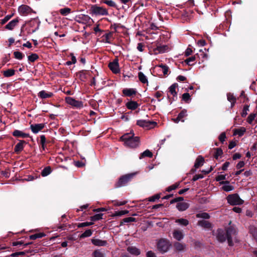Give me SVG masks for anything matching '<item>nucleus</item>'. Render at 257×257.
Wrapping results in <instances>:
<instances>
[{
    "mask_svg": "<svg viewBox=\"0 0 257 257\" xmlns=\"http://www.w3.org/2000/svg\"><path fill=\"white\" fill-rule=\"evenodd\" d=\"M137 174V172H135L121 176L114 184V188H118L127 185L129 182L132 181Z\"/></svg>",
    "mask_w": 257,
    "mask_h": 257,
    "instance_id": "nucleus-1",
    "label": "nucleus"
},
{
    "mask_svg": "<svg viewBox=\"0 0 257 257\" xmlns=\"http://www.w3.org/2000/svg\"><path fill=\"white\" fill-rule=\"evenodd\" d=\"M89 11L90 14L92 16H108L109 15L107 9L97 5H91Z\"/></svg>",
    "mask_w": 257,
    "mask_h": 257,
    "instance_id": "nucleus-2",
    "label": "nucleus"
},
{
    "mask_svg": "<svg viewBox=\"0 0 257 257\" xmlns=\"http://www.w3.org/2000/svg\"><path fill=\"white\" fill-rule=\"evenodd\" d=\"M227 202L231 205L242 204L244 202L237 193L228 195L226 197Z\"/></svg>",
    "mask_w": 257,
    "mask_h": 257,
    "instance_id": "nucleus-3",
    "label": "nucleus"
},
{
    "mask_svg": "<svg viewBox=\"0 0 257 257\" xmlns=\"http://www.w3.org/2000/svg\"><path fill=\"white\" fill-rule=\"evenodd\" d=\"M171 244L169 241L166 239H160L157 242V248L160 252L162 253L167 252Z\"/></svg>",
    "mask_w": 257,
    "mask_h": 257,
    "instance_id": "nucleus-4",
    "label": "nucleus"
},
{
    "mask_svg": "<svg viewBox=\"0 0 257 257\" xmlns=\"http://www.w3.org/2000/svg\"><path fill=\"white\" fill-rule=\"evenodd\" d=\"M65 102L71 105L72 107L77 109H80L83 107L82 101L76 100L70 96L65 97Z\"/></svg>",
    "mask_w": 257,
    "mask_h": 257,
    "instance_id": "nucleus-5",
    "label": "nucleus"
},
{
    "mask_svg": "<svg viewBox=\"0 0 257 257\" xmlns=\"http://www.w3.org/2000/svg\"><path fill=\"white\" fill-rule=\"evenodd\" d=\"M137 125L143 128H151L156 125L157 122L154 121L140 119L137 120Z\"/></svg>",
    "mask_w": 257,
    "mask_h": 257,
    "instance_id": "nucleus-6",
    "label": "nucleus"
},
{
    "mask_svg": "<svg viewBox=\"0 0 257 257\" xmlns=\"http://www.w3.org/2000/svg\"><path fill=\"white\" fill-rule=\"evenodd\" d=\"M227 236V239L228 245L230 246H233V243L232 239V235L235 233V230L231 226L228 227L225 231Z\"/></svg>",
    "mask_w": 257,
    "mask_h": 257,
    "instance_id": "nucleus-7",
    "label": "nucleus"
},
{
    "mask_svg": "<svg viewBox=\"0 0 257 257\" xmlns=\"http://www.w3.org/2000/svg\"><path fill=\"white\" fill-rule=\"evenodd\" d=\"M108 66L113 73L117 74L120 71L117 58H115L112 62H109Z\"/></svg>",
    "mask_w": 257,
    "mask_h": 257,
    "instance_id": "nucleus-8",
    "label": "nucleus"
},
{
    "mask_svg": "<svg viewBox=\"0 0 257 257\" xmlns=\"http://www.w3.org/2000/svg\"><path fill=\"white\" fill-rule=\"evenodd\" d=\"M18 12L22 16H27L33 12V10L29 6L22 5L18 8Z\"/></svg>",
    "mask_w": 257,
    "mask_h": 257,
    "instance_id": "nucleus-9",
    "label": "nucleus"
},
{
    "mask_svg": "<svg viewBox=\"0 0 257 257\" xmlns=\"http://www.w3.org/2000/svg\"><path fill=\"white\" fill-rule=\"evenodd\" d=\"M76 21L79 23L87 24L90 23L92 19L88 15L81 14L79 16H76Z\"/></svg>",
    "mask_w": 257,
    "mask_h": 257,
    "instance_id": "nucleus-10",
    "label": "nucleus"
},
{
    "mask_svg": "<svg viewBox=\"0 0 257 257\" xmlns=\"http://www.w3.org/2000/svg\"><path fill=\"white\" fill-rule=\"evenodd\" d=\"M140 143V139L138 137H134L124 144L125 146L134 148L137 147Z\"/></svg>",
    "mask_w": 257,
    "mask_h": 257,
    "instance_id": "nucleus-11",
    "label": "nucleus"
},
{
    "mask_svg": "<svg viewBox=\"0 0 257 257\" xmlns=\"http://www.w3.org/2000/svg\"><path fill=\"white\" fill-rule=\"evenodd\" d=\"M27 143L24 140H19V143L15 146L14 148V152L17 154H19L24 149V146Z\"/></svg>",
    "mask_w": 257,
    "mask_h": 257,
    "instance_id": "nucleus-12",
    "label": "nucleus"
},
{
    "mask_svg": "<svg viewBox=\"0 0 257 257\" xmlns=\"http://www.w3.org/2000/svg\"><path fill=\"white\" fill-rule=\"evenodd\" d=\"M216 237L219 242H224L227 239V236L225 231L222 229H218Z\"/></svg>",
    "mask_w": 257,
    "mask_h": 257,
    "instance_id": "nucleus-13",
    "label": "nucleus"
},
{
    "mask_svg": "<svg viewBox=\"0 0 257 257\" xmlns=\"http://www.w3.org/2000/svg\"><path fill=\"white\" fill-rule=\"evenodd\" d=\"M45 124L44 123H37L34 124H31L30 128L32 132L34 134L38 133L39 131H41L44 128Z\"/></svg>",
    "mask_w": 257,
    "mask_h": 257,
    "instance_id": "nucleus-14",
    "label": "nucleus"
},
{
    "mask_svg": "<svg viewBox=\"0 0 257 257\" xmlns=\"http://www.w3.org/2000/svg\"><path fill=\"white\" fill-rule=\"evenodd\" d=\"M220 185H224L221 187V189L226 192H229L234 189V187L232 185H228L229 184V181H223L219 182Z\"/></svg>",
    "mask_w": 257,
    "mask_h": 257,
    "instance_id": "nucleus-15",
    "label": "nucleus"
},
{
    "mask_svg": "<svg viewBox=\"0 0 257 257\" xmlns=\"http://www.w3.org/2000/svg\"><path fill=\"white\" fill-rule=\"evenodd\" d=\"M122 93L125 96L131 97L135 95L137 91L134 88H124L122 90Z\"/></svg>",
    "mask_w": 257,
    "mask_h": 257,
    "instance_id": "nucleus-16",
    "label": "nucleus"
},
{
    "mask_svg": "<svg viewBox=\"0 0 257 257\" xmlns=\"http://www.w3.org/2000/svg\"><path fill=\"white\" fill-rule=\"evenodd\" d=\"M19 18H16L5 26V29L9 30H13L19 23Z\"/></svg>",
    "mask_w": 257,
    "mask_h": 257,
    "instance_id": "nucleus-17",
    "label": "nucleus"
},
{
    "mask_svg": "<svg viewBox=\"0 0 257 257\" xmlns=\"http://www.w3.org/2000/svg\"><path fill=\"white\" fill-rule=\"evenodd\" d=\"M189 207V204L187 202H178L176 205V208L180 211H183L187 210Z\"/></svg>",
    "mask_w": 257,
    "mask_h": 257,
    "instance_id": "nucleus-18",
    "label": "nucleus"
},
{
    "mask_svg": "<svg viewBox=\"0 0 257 257\" xmlns=\"http://www.w3.org/2000/svg\"><path fill=\"white\" fill-rule=\"evenodd\" d=\"M12 134H13V136L15 137H20V138H28V137H30L29 134L24 133L23 132L18 130H15L13 132Z\"/></svg>",
    "mask_w": 257,
    "mask_h": 257,
    "instance_id": "nucleus-19",
    "label": "nucleus"
},
{
    "mask_svg": "<svg viewBox=\"0 0 257 257\" xmlns=\"http://www.w3.org/2000/svg\"><path fill=\"white\" fill-rule=\"evenodd\" d=\"M53 95V93L48 92L45 90H42L40 91L38 94L39 97L42 99H45L47 98H50Z\"/></svg>",
    "mask_w": 257,
    "mask_h": 257,
    "instance_id": "nucleus-20",
    "label": "nucleus"
},
{
    "mask_svg": "<svg viewBox=\"0 0 257 257\" xmlns=\"http://www.w3.org/2000/svg\"><path fill=\"white\" fill-rule=\"evenodd\" d=\"M125 105L128 109L134 110L136 109L139 107V104L137 103V101L131 100L127 102Z\"/></svg>",
    "mask_w": 257,
    "mask_h": 257,
    "instance_id": "nucleus-21",
    "label": "nucleus"
},
{
    "mask_svg": "<svg viewBox=\"0 0 257 257\" xmlns=\"http://www.w3.org/2000/svg\"><path fill=\"white\" fill-rule=\"evenodd\" d=\"M134 132H131L130 133L125 134L123 135H122L120 137V140L124 142V144H125L126 142H127L130 140H131L132 138L134 137Z\"/></svg>",
    "mask_w": 257,
    "mask_h": 257,
    "instance_id": "nucleus-22",
    "label": "nucleus"
},
{
    "mask_svg": "<svg viewBox=\"0 0 257 257\" xmlns=\"http://www.w3.org/2000/svg\"><path fill=\"white\" fill-rule=\"evenodd\" d=\"M91 242L94 245L98 246H104L107 244V241L106 240H102L96 238L92 239Z\"/></svg>",
    "mask_w": 257,
    "mask_h": 257,
    "instance_id": "nucleus-23",
    "label": "nucleus"
},
{
    "mask_svg": "<svg viewBox=\"0 0 257 257\" xmlns=\"http://www.w3.org/2000/svg\"><path fill=\"white\" fill-rule=\"evenodd\" d=\"M204 162V159L202 156H199L195 160L194 168H199L201 167Z\"/></svg>",
    "mask_w": 257,
    "mask_h": 257,
    "instance_id": "nucleus-24",
    "label": "nucleus"
},
{
    "mask_svg": "<svg viewBox=\"0 0 257 257\" xmlns=\"http://www.w3.org/2000/svg\"><path fill=\"white\" fill-rule=\"evenodd\" d=\"M127 250L131 254L135 255H139L141 253L140 249L135 246H131L127 248Z\"/></svg>",
    "mask_w": 257,
    "mask_h": 257,
    "instance_id": "nucleus-25",
    "label": "nucleus"
},
{
    "mask_svg": "<svg viewBox=\"0 0 257 257\" xmlns=\"http://www.w3.org/2000/svg\"><path fill=\"white\" fill-rule=\"evenodd\" d=\"M88 71L86 70H82L76 73L77 76L82 81H85L87 79V73Z\"/></svg>",
    "mask_w": 257,
    "mask_h": 257,
    "instance_id": "nucleus-26",
    "label": "nucleus"
},
{
    "mask_svg": "<svg viewBox=\"0 0 257 257\" xmlns=\"http://www.w3.org/2000/svg\"><path fill=\"white\" fill-rule=\"evenodd\" d=\"M198 225L201 226L205 228H210L212 227V224L209 221L205 220H201L198 221Z\"/></svg>",
    "mask_w": 257,
    "mask_h": 257,
    "instance_id": "nucleus-27",
    "label": "nucleus"
},
{
    "mask_svg": "<svg viewBox=\"0 0 257 257\" xmlns=\"http://www.w3.org/2000/svg\"><path fill=\"white\" fill-rule=\"evenodd\" d=\"M178 86V84L177 83H175L171 85L169 88V92L173 96V97H177V92L176 91V89Z\"/></svg>",
    "mask_w": 257,
    "mask_h": 257,
    "instance_id": "nucleus-28",
    "label": "nucleus"
},
{
    "mask_svg": "<svg viewBox=\"0 0 257 257\" xmlns=\"http://www.w3.org/2000/svg\"><path fill=\"white\" fill-rule=\"evenodd\" d=\"M173 237L177 240L180 241L183 239L184 235L181 231L175 230L173 233Z\"/></svg>",
    "mask_w": 257,
    "mask_h": 257,
    "instance_id": "nucleus-29",
    "label": "nucleus"
},
{
    "mask_svg": "<svg viewBox=\"0 0 257 257\" xmlns=\"http://www.w3.org/2000/svg\"><path fill=\"white\" fill-rule=\"evenodd\" d=\"M70 58L71 60H68L65 62V65H70L72 64H75L76 62V58L73 53H70L67 56V59Z\"/></svg>",
    "mask_w": 257,
    "mask_h": 257,
    "instance_id": "nucleus-30",
    "label": "nucleus"
},
{
    "mask_svg": "<svg viewBox=\"0 0 257 257\" xmlns=\"http://www.w3.org/2000/svg\"><path fill=\"white\" fill-rule=\"evenodd\" d=\"M249 232L257 242V228L253 226H250L249 228Z\"/></svg>",
    "mask_w": 257,
    "mask_h": 257,
    "instance_id": "nucleus-31",
    "label": "nucleus"
},
{
    "mask_svg": "<svg viewBox=\"0 0 257 257\" xmlns=\"http://www.w3.org/2000/svg\"><path fill=\"white\" fill-rule=\"evenodd\" d=\"M153 153L149 150H146L140 154L139 159H142L146 157L151 158L153 157Z\"/></svg>",
    "mask_w": 257,
    "mask_h": 257,
    "instance_id": "nucleus-32",
    "label": "nucleus"
},
{
    "mask_svg": "<svg viewBox=\"0 0 257 257\" xmlns=\"http://www.w3.org/2000/svg\"><path fill=\"white\" fill-rule=\"evenodd\" d=\"M197 57H199L198 54H196V55L186 59L184 60V62L189 66H192L193 64H191V62L194 61Z\"/></svg>",
    "mask_w": 257,
    "mask_h": 257,
    "instance_id": "nucleus-33",
    "label": "nucleus"
},
{
    "mask_svg": "<svg viewBox=\"0 0 257 257\" xmlns=\"http://www.w3.org/2000/svg\"><path fill=\"white\" fill-rule=\"evenodd\" d=\"M100 3L105 4L110 7L116 8L115 3L112 0H101Z\"/></svg>",
    "mask_w": 257,
    "mask_h": 257,
    "instance_id": "nucleus-34",
    "label": "nucleus"
},
{
    "mask_svg": "<svg viewBox=\"0 0 257 257\" xmlns=\"http://www.w3.org/2000/svg\"><path fill=\"white\" fill-rule=\"evenodd\" d=\"M174 246L177 251H181L184 250L185 245L179 242H175Z\"/></svg>",
    "mask_w": 257,
    "mask_h": 257,
    "instance_id": "nucleus-35",
    "label": "nucleus"
},
{
    "mask_svg": "<svg viewBox=\"0 0 257 257\" xmlns=\"http://www.w3.org/2000/svg\"><path fill=\"white\" fill-rule=\"evenodd\" d=\"M138 77H139V79L140 81L142 83H143L144 84L148 83V79L143 72H139Z\"/></svg>",
    "mask_w": 257,
    "mask_h": 257,
    "instance_id": "nucleus-36",
    "label": "nucleus"
},
{
    "mask_svg": "<svg viewBox=\"0 0 257 257\" xmlns=\"http://www.w3.org/2000/svg\"><path fill=\"white\" fill-rule=\"evenodd\" d=\"M246 131V129L243 127L235 129L234 132V135H238L239 137L242 136Z\"/></svg>",
    "mask_w": 257,
    "mask_h": 257,
    "instance_id": "nucleus-37",
    "label": "nucleus"
},
{
    "mask_svg": "<svg viewBox=\"0 0 257 257\" xmlns=\"http://www.w3.org/2000/svg\"><path fill=\"white\" fill-rule=\"evenodd\" d=\"M187 116V111L185 109H183L178 114V116L181 119V121L184 122L185 121L184 118Z\"/></svg>",
    "mask_w": 257,
    "mask_h": 257,
    "instance_id": "nucleus-38",
    "label": "nucleus"
},
{
    "mask_svg": "<svg viewBox=\"0 0 257 257\" xmlns=\"http://www.w3.org/2000/svg\"><path fill=\"white\" fill-rule=\"evenodd\" d=\"M52 172V169L50 166L46 167L42 171L41 175L43 177H45L49 175Z\"/></svg>",
    "mask_w": 257,
    "mask_h": 257,
    "instance_id": "nucleus-39",
    "label": "nucleus"
},
{
    "mask_svg": "<svg viewBox=\"0 0 257 257\" xmlns=\"http://www.w3.org/2000/svg\"><path fill=\"white\" fill-rule=\"evenodd\" d=\"M46 234L43 232H40L35 233L34 234L31 235L30 236V239L31 240H35L37 238H42L45 236Z\"/></svg>",
    "mask_w": 257,
    "mask_h": 257,
    "instance_id": "nucleus-40",
    "label": "nucleus"
},
{
    "mask_svg": "<svg viewBox=\"0 0 257 257\" xmlns=\"http://www.w3.org/2000/svg\"><path fill=\"white\" fill-rule=\"evenodd\" d=\"M15 74V70L13 69H9L4 72V75L6 77H10Z\"/></svg>",
    "mask_w": 257,
    "mask_h": 257,
    "instance_id": "nucleus-41",
    "label": "nucleus"
},
{
    "mask_svg": "<svg viewBox=\"0 0 257 257\" xmlns=\"http://www.w3.org/2000/svg\"><path fill=\"white\" fill-rule=\"evenodd\" d=\"M131 222H137L136 218L132 217H128L124 218L120 222V225H122L123 223H128Z\"/></svg>",
    "mask_w": 257,
    "mask_h": 257,
    "instance_id": "nucleus-42",
    "label": "nucleus"
},
{
    "mask_svg": "<svg viewBox=\"0 0 257 257\" xmlns=\"http://www.w3.org/2000/svg\"><path fill=\"white\" fill-rule=\"evenodd\" d=\"M113 32H110L108 33L105 34L103 37L105 38V42L106 43L110 44L111 42L110 41V39L112 38Z\"/></svg>",
    "mask_w": 257,
    "mask_h": 257,
    "instance_id": "nucleus-43",
    "label": "nucleus"
},
{
    "mask_svg": "<svg viewBox=\"0 0 257 257\" xmlns=\"http://www.w3.org/2000/svg\"><path fill=\"white\" fill-rule=\"evenodd\" d=\"M176 223H178L180 224V225H183V226H187L189 224V221L184 218H179L177 219L175 221Z\"/></svg>",
    "mask_w": 257,
    "mask_h": 257,
    "instance_id": "nucleus-44",
    "label": "nucleus"
},
{
    "mask_svg": "<svg viewBox=\"0 0 257 257\" xmlns=\"http://www.w3.org/2000/svg\"><path fill=\"white\" fill-rule=\"evenodd\" d=\"M215 152L213 156L216 159H218L219 157H220L223 154L222 150L220 148H217L215 149Z\"/></svg>",
    "mask_w": 257,
    "mask_h": 257,
    "instance_id": "nucleus-45",
    "label": "nucleus"
},
{
    "mask_svg": "<svg viewBox=\"0 0 257 257\" xmlns=\"http://www.w3.org/2000/svg\"><path fill=\"white\" fill-rule=\"evenodd\" d=\"M168 48V47L167 45L158 46L156 49V51H157L159 53H163L165 52Z\"/></svg>",
    "mask_w": 257,
    "mask_h": 257,
    "instance_id": "nucleus-46",
    "label": "nucleus"
},
{
    "mask_svg": "<svg viewBox=\"0 0 257 257\" xmlns=\"http://www.w3.org/2000/svg\"><path fill=\"white\" fill-rule=\"evenodd\" d=\"M102 213L96 214L93 216H91L90 220L92 221L91 222L99 220L102 218Z\"/></svg>",
    "mask_w": 257,
    "mask_h": 257,
    "instance_id": "nucleus-47",
    "label": "nucleus"
},
{
    "mask_svg": "<svg viewBox=\"0 0 257 257\" xmlns=\"http://www.w3.org/2000/svg\"><path fill=\"white\" fill-rule=\"evenodd\" d=\"M196 217L197 218H202L204 219H209L210 215L208 213L206 212H201L196 214Z\"/></svg>",
    "mask_w": 257,
    "mask_h": 257,
    "instance_id": "nucleus-48",
    "label": "nucleus"
},
{
    "mask_svg": "<svg viewBox=\"0 0 257 257\" xmlns=\"http://www.w3.org/2000/svg\"><path fill=\"white\" fill-rule=\"evenodd\" d=\"M129 211L128 210H121V211H115L112 215V216H120L126 214L128 213Z\"/></svg>",
    "mask_w": 257,
    "mask_h": 257,
    "instance_id": "nucleus-49",
    "label": "nucleus"
},
{
    "mask_svg": "<svg viewBox=\"0 0 257 257\" xmlns=\"http://www.w3.org/2000/svg\"><path fill=\"white\" fill-rule=\"evenodd\" d=\"M46 143V139L44 135H41L40 136V144L41 145L43 150H44L45 148H46V146L45 145Z\"/></svg>",
    "mask_w": 257,
    "mask_h": 257,
    "instance_id": "nucleus-50",
    "label": "nucleus"
},
{
    "mask_svg": "<svg viewBox=\"0 0 257 257\" xmlns=\"http://www.w3.org/2000/svg\"><path fill=\"white\" fill-rule=\"evenodd\" d=\"M32 250H28L24 251H19L16 252L12 253V256H16L17 257H19V255H25L27 253H31Z\"/></svg>",
    "mask_w": 257,
    "mask_h": 257,
    "instance_id": "nucleus-51",
    "label": "nucleus"
},
{
    "mask_svg": "<svg viewBox=\"0 0 257 257\" xmlns=\"http://www.w3.org/2000/svg\"><path fill=\"white\" fill-rule=\"evenodd\" d=\"M92 234V231L91 229H87L85 230L83 233H82L80 237V238H85L87 237L90 236Z\"/></svg>",
    "mask_w": 257,
    "mask_h": 257,
    "instance_id": "nucleus-52",
    "label": "nucleus"
},
{
    "mask_svg": "<svg viewBox=\"0 0 257 257\" xmlns=\"http://www.w3.org/2000/svg\"><path fill=\"white\" fill-rule=\"evenodd\" d=\"M14 55L16 59L18 60H22L25 56L24 54L19 51H15L14 52Z\"/></svg>",
    "mask_w": 257,
    "mask_h": 257,
    "instance_id": "nucleus-53",
    "label": "nucleus"
},
{
    "mask_svg": "<svg viewBox=\"0 0 257 257\" xmlns=\"http://www.w3.org/2000/svg\"><path fill=\"white\" fill-rule=\"evenodd\" d=\"M249 105L245 104L244 105L241 115L242 117H245L247 114V111L249 110Z\"/></svg>",
    "mask_w": 257,
    "mask_h": 257,
    "instance_id": "nucleus-54",
    "label": "nucleus"
},
{
    "mask_svg": "<svg viewBox=\"0 0 257 257\" xmlns=\"http://www.w3.org/2000/svg\"><path fill=\"white\" fill-rule=\"evenodd\" d=\"M179 185H180V183L179 182H177L175 184L169 186L166 189V191H168V192H170V191H172L173 190H175V189H177V188H178Z\"/></svg>",
    "mask_w": 257,
    "mask_h": 257,
    "instance_id": "nucleus-55",
    "label": "nucleus"
},
{
    "mask_svg": "<svg viewBox=\"0 0 257 257\" xmlns=\"http://www.w3.org/2000/svg\"><path fill=\"white\" fill-rule=\"evenodd\" d=\"M39 58V56L37 54L33 53L28 56V60L31 62L35 61Z\"/></svg>",
    "mask_w": 257,
    "mask_h": 257,
    "instance_id": "nucleus-56",
    "label": "nucleus"
},
{
    "mask_svg": "<svg viewBox=\"0 0 257 257\" xmlns=\"http://www.w3.org/2000/svg\"><path fill=\"white\" fill-rule=\"evenodd\" d=\"M159 66L162 68L163 73L164 75H168V72L169 68L167 65L162 64L161 65H159Z\"/></svg>",
    "mask_w": 257,
    "mask_h": 257,
    "instance_id": "nucleus-57",
    "label": "nucleus"
},
{
    "mask_svg": "<svg viewBox=\"0 0 257 257\" xmlns=\"http://www.w3.org/2000/svg\"><path fill=\"white\" fill-rule=\"evenodd\" d=\"M14 16V14L12 15H9L6 16L3 20L1 21V24L4 25L6 24L9 20L11 19V18Z\"/></svg>",
    "mask_w": 257,
    "mask_h": 257,
    "instance_id": "nucleus-58",
    "label": "nucleus"
},
{
    "mask_svg": "<svg viewBox=\"0 0 257 257\" xmlns=\"http://www.w3.org/2000/svg\"><path fill=\"white\" fill-rule=\"evenodd\" d=\"M182 99L186 102H189L191 100L190 94L188 93H185L182 95Z\"/></svg>",
    "mask_w": 257,
    "mask_h": 257,
    "instance_id": "nucleus-59",
    "label": "nucleus"
},
{
    "mask_svg": "<svg viewBox=\"0 0 257 257\" xmlns=\"http://www.w3.org/2000/svg\"><path fill=\"white\" fill-rule=\"evenodd\" d=\"M255 116V113L250 114L247 118V122L249 124H251L253 120L254 119Z\"/></svg>",
    "mask_w": 257,
    "mask_h": 257,
    "instance_id": "nucleus-60",
    "label": "nucleus"
},
{
    "mask_svg": "<svg viewBox=\"0 0 257 257\" xmlns=\"http://www.w3.org/2000/svg\"><path fill=\"white\" fill-rule=\"evenodd\" d=\"M93 224V222H85L79 223L77 225H78V227H83L90 226Z\"/></svg>",
    "mask_w": 257,
    "mask_h": 257,
    "instance_id": "nucleus-61",
    "label": "nucleus"
},
{
    "mask_svg": "<svg viewBox=\"0 0 257 257\" xmlns=\"http://www.w3.org/2000/svg\"><path fill=\"white\" fill-rule=\"evenodd\" d=\"M184 200V198L183 197H176L172 200H171L170 203L173 204L174 203H178V202H181V201H182Z\"/></svg>",
    "mask_w": 257,
    "mask_h": 257,
    "instance_id": "nucleus-62",
    "label": "nucleus"
},
{
    "mask_svg": "<svg viewBox=\"0 0 257 257\" xmlns=\"http://www.w3.org/2000/svg\"><path fill=\"white\" fill-rule=\"evenodd\" d=\"M240 97L243 98L242 102L245 103L249 100L248 98L247 97V96L245 95V92L244 91H241Z\"/></svg>",
    "mask_w": 257,
    "mask_h": 257,
    "instance_id": "nucleus-63",
    "label": "nucleus"
},
{
    "mask_svg": "<svg viewBox=\"0 0 257 257\" xmlns=\"http://www.w3.org/2000/svg\"><path fill=\"white\" fill-rule=\"evenodd\" d=\"M227 100L229 101H230V102H231V101H234V100H236V98L233 95V94L232 93H230V92L228 93L227 94Z\"/></svg>",
    "mask_w": 257,
    "mask_h": 257,
    "instance_id": "nucleus-64",
    "label": "nucleus"
}]
</instances>
